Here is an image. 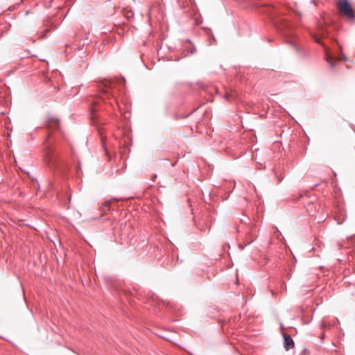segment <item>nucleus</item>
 <instances>
[{"instance_id":"f257e3e1","label":"nucleus","mask_w":355,"mask_h":355,"mask_svg":"<svg viewBox=\"0 0 355 355\" xmlns=\"http://www.w3.org/2000/svg\"><path fill=\"white\" fill-rule=\"evenodd\" d=\"M279 28H280L282 31H284V37H286V40H287V42L291 44L295 49H297V46L295 44V42L293 41L294 37H295V35L291 33V30L292 28V25L286 19H283L279 21V24L278 25Z\"/></svg>"},{"instance_id":"f03ea898","label":"nucleus","mask_w":355,"mask_h":355,"mask_svg":"<svg viewBox=\"0 0 355 355\" xmlns=\"http://www.w3.org/2000/svg\"><path fill=\"white\" fill-rule=\"evenodd\" d=\"M340 12L347 17L353 19L355 17L354 12L347 0H341L339 5Z\"/></svg>"},{"instance_id":"7ed1b4c3","label":"nucleus","mask_w":355,"mask_h":355,"mask_svg":"<svg viewBox=\"0 0 355 355\" xmlns=\"http://www.w3.org/2000/svg\"><path fill=\"white\" fill-rule=\"evenodd\" d=\"M284 347L286 350H289L294 347V341L293 338L288 334H283Z\"/></svg>"},{"instance_id":"20e7f679","label":"nucleus","mask_w":355,"mask_h":355,"mask_svg":"<svg viewBox=\"0 0 355 355\" xmlns=\"http://www.w3.org/2000/svg\"><path fill=\"white\" fill-rule=\"evenodd\" d=\"M344 243L347 245V248L352 249V251H355V237L352 236L347 239V241H344Z\"/></svg>"},{"instance_id":"39448f33","label":"nucleus","mask_w":355,"mask_h":355,"mask_svg":"<svg viewBox=\"0 0 355 355\" xmlns=\"http://www.w3.org/2000/svg\"><path fill=\"white\" fill-rule=\"evenodd\" d=\"M111 96H112V94L110 93V92L108 89L102 90V92L100 94V98L105 101L107 99H110Z\"/></svg>"},{"instance_id":"423d86ee","label":"nucleus","mask_w":355,"mask_h":355,"mask_svg":"<svg viewBox=\"0 0 355 355\" xmlns=\"http://www.w3.org/2000/svg\"><path fill=\"white\" fill-rule=\"evenodd\" d=\"M110 204H111V201H107L104 203V205H103L104 211H106L107 210L106 209H107L110 207Z\"/></svg>"},{"instance_id":"0eeeda50","label":"nucleus","mask_w":355,"mask_h":355,"mask_svg":"<svg viewBox=\"0 0 355 355\" xmlns=\"http://www.w3.org/2000/svg\"><path fill=\"white\" fill-rule=\"evenodd\" d=\"M327 61L329 64V65L331 67V68H334L335 66L334 62L331 60L330 58H327Z\"/></svg>"},{"instance_id":"6e6552de","label":"nucleus","mask_w":355,"mask_h":355,"mask_svg":"<svg viewBox=\"0 0 355 355\" xmlns=\"http://www.w3.org/2000/svg\"><path fill=\"white\" fill-rule=\"evenodd\" d=\"M59 122H60V121H59V119H52L51 120V123H54V124H55V125H58Z\"/></svg>"},{"instance_id":"1a4fd4ad","label":"nucleus","mask_w":355,"mask_h":355,"mask_svg":"<svg viewBox=\"0 0 355 355\" xmlns=\"http://www.w3.org/2000/svg\"><path fill=\"white\" fill-rule=\"evenodd\" d=\"M343 245H344V244H343V243H338V248H339V249H341V248L343 247Z\"/></svg>"},{"instance_id":"9d476101","label":"nucleus","mask_w":355,"mask_h":355,"mask_svg":"<svg viewBox=\"0 0 355 355\" xmlns=\"http://www.w3.org/2000/svg\"><path fill=\"white\" fill-rule=\"evenodd\" d=\"M315 42L318 44H322L319 39H315Z\"/></svg>"},{"instance_id":"9b49d317","label":"nucleus","mask_w":355,"mask_h":355,"mask_svg":"<svg viewBox=\"0 0 355 355\" xmlns=\"http://www.w3.org/2000/svg\"><path fill=\"white\" fill-rule=\"evenodd\" d=\"M102 143H103V145L104 146V140H103V138H102Z\"/></svg>"},{"instance_id":"f8f14e48","label":"nucleus","mask_w":355,"mask_h":355,"mask_svg":"<svg viewBox=\"0 0 355 355\" xmlns=\"http://www.w3.org/2000/svg\"><path fill=\"white\" fill-rule=\"evenodd\" d=\"M175 163H172V164H171L172 166H175Z\"/></svg>"}]
</instances>
